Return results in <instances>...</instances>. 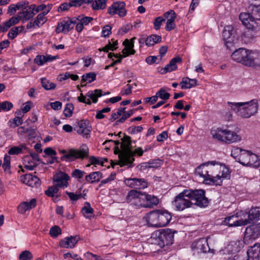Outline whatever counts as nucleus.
<instances>
[{
	"instance_id": "obj_22",
	"label": "nucleus",
	"mask_w": 260,
	"mask_h": 260,
	"mask_svg": "<svg viewBox=\"0 0 260 260\" xmlns=\"http://www.w3.org/2000/svg\"><path fill=\"white\" fill-rule=\"evenodd\" d=\"M144 151L141 147L136 148L134 150H131L130 152L126 155L127 157H125L123 161L121 164H119L121 167L125 165H129V167H132V164L135 160L134 156L137 155L138 156H141L143 155Z\"/></svg>"
},
{
	"instance_id": "obj_10",
	"label": "nucleus",
	"mask_w": 260,
	"mask_h": 260,
	"mask_svg": "<svg viewBox=\"0 0 260 260\" xmlns=\"http://www.w3.org/2000/svg\"><path fill=\"white\" fill-rule=\"evenodd\" d=\"M208 167H209V171H208V174L209 176L211 175V176H209V178H212L213 180L212 181L211 184H215L216 185H220L222 183V178H226V175H224L223 173H222L221 175L219 174H217L218 172L221 169V166L220 165V163L216 161H208Z\"/></svg>"
},
{
	"instance_id": "obj_55",
	"label": "nucleus",
	"mask_w": 260,
	"mask_h": 260,
	"mask_svg": "<svg viewBox=\"0 0 260 260\" xmlns=\"http://www.w3.org/2000/svg\"><path fill=\"white\" fill-rule=\"evenodd\" d=\"M20 260H30L32 258V255L29 251L25 250L19 255Z\"/></svg>"
},
{
	"instance_id": "obj_6",
	"label": "nucleus",
	"mask_w": 260,
	"mask_h": 260,
	"mask_svg": "<svg viewBox=\"0 0 260 260\" xmlns=\"http://www.w3.org/2000/svg\"><path fill=\"white\" fill-rule=\"evenodd\" d=\"M211 134L214 139L226 144L233 143L241 140L240 136L228 129L222 128L212 129L211 131Z\"/></svg>"
},
{
	"instance_id": "obj_15",
	"label": "nucleus",
	"mask_w": 260,
	"mask_h": 260,
	"mask_svg": "<svg viewBox=\"0 0 260 260\" xmlns=\"http://www.w3.org/2000/svg\"><path fill=\"white\" fill-rule=\"evenodd\" d=\"M125 4L123 2H116L109 7L108 12L111 15L117 14L119 17H123L126 14V10L125 9Z\"/></svg>"
},
{
	"instance_id": "obj_39",
	"label": "nucleus",
	"mask_w": 260,
	"mask_h": 260,
	"mask_svg": "<svg viewBox=\"0 0 260 260\" xmlns=\"http://www.w3.org/2000/svg\"><path fill=\"white\" fill-rule=\"evenodd\" d=\"M82 213L86 218L91 219L94 217L93 209L91 208L88 202H85L84 207L82 208Z\"/></svg>"
},
{
	"instance_id": "obj_4",
	"label": "nucleus",
	"mask_w": 260,
	"mask_h": 260,
	"mask_svg": "<svg viewBox=\"0 0 260 260\" xmlns=\"http://www.w3.org/2000/svg\"><path fill=\"white\" fill-rule=\"evenodd\" d=\"M35 5H30L28 8L18 13L17 15L14 16L9 20L0 24V32L7 31L11 27L17 24L20 20L23 22L26 21L33 17L36 14L34 12Z\"/></svg>"
},
{
	"instance_id": "obj_48",
	"label": "nucleus",
	"mask_w": 260,
	"mask_h": 260,
	"mask_svg": "<svg viewBox=\"0 0 260 260\" xmlns=\"http://www.w3.org/2000/svg\"><path fill=\"white\" fill-rule=\"evenodd\" d=\"M146 193L145 192L139 191V195L138 196L137 199V203L136 206L138 207H143V204H145Z\"/></svg>"
},
{
	"instance_id": "obj_43",
	"label": "nucleus",
	"mask_w": 260,
	"mask_h": 260,
	"mask_svg": "<svg viewBox=\"0 0 260 260\" xmlns=\"http://www.w3.org/2000/svg\"><path fill=\"white\" fill-rule=\"evenodd\" d=\"M161 37L158 35H151L146 38V45L151 46L161 41Z\"/></svg>"
},
{
	"instance_id": "obj_40",
	"label": "nucleus",
	"mask_w": 260,
	"mask_h": 260,
	"mask_svg": "<svg viewBox=\"0 0 260 260\" xmlns=\"http://www.w3.org/2000/svg\"><path fill=\"white\" fill-rule=\"evenodd\" d=\"M237 213V217L238 221V225L242 226L245 225L249 223H250L248 218V214L247 212L240 211Z\"/></svg>"
},
{
	"instance_id": "obj_37",
	"label": "nucleus",
	"mask_w": 260,
	"mask_h": 260,
	"mask_svg": "<svg viewBox=\"0 0 260 260\" xmlns=\"http://www.w3.org/2000/svg\"><path fill=\"white\" fill-rule=\"evenodd\" d=\"M102 178V174L101 172H93L86 175L85 179L87 182L93 183L96 182H99Z\"/></svg>"
},
{
	"instance_id": "obj_50",
	"label": "nucleus",
	"mask_w": 260,
	"mask_h": 260,
	"mask_svg": "<svg viewBox=\"0 0 260 260\" xmlns=\"http://www.w3.org/2000/svg\"><path fill=\"white\" fill-rule=\"evenodd\" d=\"M90 164L86 166L87 167H89L91 165H101L104 166L103 158H97L94 156H90L89 158Z\"/></svg>"
},
{
	"instance_id": "obj_35",
	"label": "nucleus",
	"mask_w": 260,
	"mask_h": 260,
	"mask_svg": "<svg viewBox=\"0 0 260 260\" xmlns=\"http://www.w3.org/2000/svg\"><path fill=\"white\" fill-rule=\"evenodd\" d=\"M207 245V241L205 239L203 238L193 242L192 244L191 247L193 249H197L201 252H205L207 251V248L206 247Z\"/></svg>"
},
{
	"instance_id": "obj_24",
	"label": "nucleus",
	"mask_w": 260,
	"mask_h": 260,
	"mask_svg": "<svg viewBox=\"0 0 260 260\" xmlns=\"http://www.w3.org/2000/svg\"><path fill=\"white\" fill-rule=\"evenodd\" d=\"M76 131L78 134L87 138L91 131V127L88 121L80 120L78 123Z\"/></svg>"
},
{
	"instance_id": "obj_46",
	"label": "nucleus",
	"mask_w": 260,
	"mask_h": 260,
	"mask_svg": "<svg viewBox=\"0 0 260 260\" xmlns=\"http://www.w3.org/2000/svg\"><path fill=\"white\" fill-rule=\"evenodd\" d=\"M106 7V0H94L92 4V8L94 10H103Z\"/></svg>"
},
{
	"instance_id": "obj_26",
	"label": "nucleus",
	"mask_w": 260,
	"mask_h": 260,
	"mask_svg": "<svg viewBox=\"0 0 260 260\" xmlns=\"http://www.w3.org/2000/svg\"><path fill=\"white\" fill-rule=\"evenodd\" d=\"M20 178L22 182L28 186L37 187L40 185L39 178L31 174H25L21 176Z\"/></svg>"
},
{
	"instance_id": "obj_5",
	"label": "nucleus",
	"mask_w": 260,
	"mask_h": 260,
	"mask_svg": "<svg viewBox=\"0 0 260 260\" xmlns=\"http://www.w3.org/2000/svg\"><path fill=\"white\" fill-rule=\"evenodd\" d=\"M147 224L152 227L160 228L168 224L172 219L171 214L167 211L154 210L146 217Z\"/></svg>"
},
{
	"instance_id": "obj_36",
	"label": "nucleus",
	"mask_w": 260,
	"mask_h": 260,
	"mask_svg": "<svg viewBox=\"0 0 260 260\" xmlns=\"http://www.w3.org/2000/svg\"><path fill=\"white\" fill-rule=\"evenodd\" d=\"M247 214L250 223L258 220L260 217V208L255 207L251 208L249 212L247 213Z\"/></svg>"
},
{
	"instance_id": "obj_38",
	"label": "nucleus",
	"mask_w": 260,
	"mask_h": 260,
	"mask_svg": "<svg viewBox=\"0 0 260 260\" xmlns=\"http://www.w3.org/2000/svg\"><path fill=\"white\" fill-rule=\"evenodd\" d=\"M238 221H239L238 220L237 213H236L225 218L222 223L229 226H238Z\"/></svg>"
},
{
	"instance_id": "obj_62",
	"label": "nucleus",
	"mask_w": 260,
	"mask_h": 260,
	"mask_svg": "<svg viewBox=\"0 0 260 260\" xmlns=\"http://www.w3.org/2000/svg\"><path fill=\"white\" fill-rule=\"evenodd\" d=\"M162 164V161L160 159L152 160L148 163V168H157Z\"/></svg>"
},
{
	"instance_id": "obj_2",
	"label": "nucleus",
	"mask_w": 260,
	"mask_h": 260,
	"mask_svg": "<svg viewBox=\"0 0 260 260\" xmlns=\"http://www.w3.org/2000/svg\"><path fill=\"white\" fill-rule=\"evenodd\" d=\"M231 156L243 166L255 168L260 166V160L257 155L241 148L234 147Z\"/></svg>"
},
{
	"instance_id": "obj_51",
	"label": "nucleus",
	"mask_w": 260,
	"mask_h": 260,
	"mask_svg": "<svg viewBox=\"0 0 260 260\" xmlns=\"http://www.w3.org/2000/svg\"><path fill=\"white\" fill-rule=\"evenodd\" d=\"M23 122L22 119L20 117H16L14 119H10L8 122V125L11 127L21 125Z\"/></svg>"
},
{
	"instance_id": "obj_20",
	"label": "nucleus",
	"mask_w": 260,
	"mask_h": 260,
	"mask_svg": "<svg viewBox=\"0 0 260 260\" xmlns=\"http://www.w3.org/2000/svg\"><path fill=\"white\" fill-rule=\"evenodd\" d=\"M75 30L78 32H80L86 26H88L89 23L93 21V18L91 17L85 16L83 15H79L75 17Z\"/></svg>"
},
{
	"instance_id": "obj_13",
	"label": "nucleus",
	"mask_w": 260,
	"mask_h": 260,
	"mask_svg": "<svg viewBox=\"0 0 260 260\" xmlns=\"http://www.w3.org/2000/svg\"><path fill=\"white\" fill-rule=\"evenodd\" d=\"M123 137L121 138V152L118 155L119 158L118 165L119 164H121L125 157H127L126 155L132 150V148L131 137L125 134H123Z\"/></svg>"
},
{
	"instance_id": "obj_44",
	"label": "nucleus",
	"mask_w": 260,
	"mask_h": 260,
	"mask_svg": "<svg viewBox=\"0 0 260 260\" xmlns=\"http://www.w3.org/2000/svg\"><path fill=\"white\" fill-rule=\"evenodd\" d=\"M25 168L29 170H33L37 167V163L32 160V158L25 156L23 159Z\"/></svg>"
},
{
	"instance_id": "obj_32",
	"label": "nucleus",
	"mask_w": 260,
	"mask_h": 260,
	"mask_svg": "<svg viewBox=\"0 0 260 260\" xmlns=\"http://www.w3.org/2000/svg\"><path fill=\"white\" fill-rule=\"evenodd\" d=\"M57 56H52L51 55H47L46 56L38 55L36 56L34 61L39 66H43L45 63L52 61L57 58Z\"/></svg>"
},
{
	"instance_id": "obj_25",
	"label": "nucleus",
	"mask_w": 260,
	"mask_h": 260,
	"mask_svg": "<svg viewBox=\"0 0 260 260\" xmlns=\"http://www.w3.org/2000/svg\"><path fill=\"white\" fill-rule=\"evenodd\" d=\"M222 39L226 47L230 49L238 43L239 36L238 34H223Z\"/></svg>"
},
{
	"instance_id": "obj_19",
	"label": "nucleus",
	"mask_w": 260,
	"mask_h": 260,
	"mask_svg": "<svg viewBox=\"0 0 260 260\" xmlns=\"http://www.w3.org/2000/svg\"><path fill=\"white\" fill-rule=\"evenodd\" d=\"M75 30L78 32H80L86 26H88L89 23L93 21V18L91 17L85 16L83 15H79L75 17Z\"/></svg>"
},
{
	"instance_id": "obj_31",
	"label": "nucleus",
	"mask_w": 260,
	"mask_h": 260,
	"mask_svg": "<svg viewBox=\"0 0 260 260\" xmlns=\"http://www.w3.org/2000/svg\"><path fill=\"white\" fill-rule=\"evenodd\" d=\"M36 206V200L32 199L29 202H23L21 203L17 208L18 211L21 214H24L26 211L35 208Z\"/></svg>"
},
{
	"instance_id": "obj_30",
	"label": "nucleus",
	"mask_w": 260,
	"mask_h": 260,
	"mask_svg": "<svg viewBox=\"0 0 260 260\" xmlns=\"http://www.w3.org/2000/svg\"><path fill=\"white\" fill-rule=\"evenodd\" d=\"M79 239V237L77 236L66 237L60 241V245L61 247L72 248L75 247Z\"/></svg>"
},
{
	"instance_id": "obj_18",
	"label": "nucleus",
	"mask_w": 260,
	"mask_h": 260,
	"mask_svg": "<svg viewBox=\"0 0 260 260\" xmlns=\"http://www.w3.org/2000/svg\"><path fill=\"white\" fill-rule=\"evenodd\" d=\"M125 184L132 188L138 189H143L148 187V182L144 178H127L125 179Z\"/></svg>"
},
{
	"instance_id": "obj_52",
	"label": "nucleus",
	"mask_w": 260,
	"mask_h": 260,
	"mask_svg": "<svg viewBox=\"0 0 260 260\" xmlns=\"http://www.w3.org/2000/svg\"><path fill=\"white\" fill-rule=\"evenodd\" d=\"M57 186L54 184L53 186H50L47 190L45 191V194L48 197H53L54 194L57 193L58 191V188Z\"/></svg>"
},
{
	"instance_id": "obj_64",
	"label": "nucleus",
	"mask_w": 260,
	"mask_h": 260,
	"mask_svg": "<svg viewBox=\"0 0 260 260\" xmlns=\"http://www.w3.org/2000/svg\"><path fill=\"white\" fill-rule=\"evenodd\" d=\"M180 85H181V89L190 88V83L189 82V78L185 77L183 78L182 81L180 82Z\"/></svg>"
},
{
	"instance_id": "obj_53",
	"label": "nucleus",
	"mask_w": 260,
	"mask_h": 260,
	"mask_svg": "<svg viewBox=\"0 0 260 260\" xmlns=\"http://www.w3.org/2000/svg\"><path fill=\"white\" fill-rule=\"evenodd\" d=\"M73 110V105L72 103L67 104L63 111L64 116L67 117H70L72 116Z\"/></svg>"
},
{
	"instance_id": "obj_17",
	"label": "nucleus",
	"mask_w": 260,
	"mask_h": 260,
	"mask_svg": "<svg viewBox=\"0 0 260 260\" xmlns=\"http://www.w3.org/2000/svg\"><path fill=\"white\" fill-rule=\"evenodd\" d=\"M75 17L72 18L64 19L58 23L56 28L57 32L61 31H69L75 27Z\"/></svg>"
},
{
	"instance_id": "obj_47",
	"label": "nucleus",
	"mask_w": 260,
	"mask_h": 260,
	"mask_svg": "<svg viewBox=\"0 0 260 260\" xmlns=\"http://www.w3.org/2000/svg\"><path fill=\"white\" fill-rule=\"evenodd\" d=\"M117 41H115L113 39L111 40V41H109V43L108 44L106 45L104 47H103L102 49H100L99 50L100 51H105V52H108V51L109 50H116V49L117 48Z\"/></svg>"
},
{
	"instance_id": "obj_58",
	"label": "nucleus",
	"mask_w": 260,
	"mask_h": 260,
	"mask_svg": "<svg viewBox=\"0 0 260 260\" xmlns=\"http://www.w3.org/2000/svg\"><path fill=\"white\" fill-rule=\"evenodd\" d=\"M61 232L60 228L58 226L55 225L51 228L49 233L51 237H57L61 234Z\"/></svg>"
},
{
	"instance_id": "obj_9",
	"label": "nucleus",
	"mask_w": 260,
	"mask_h": 260,
	"mask_svg": "<svg viewBox=\"0 0 260 260\" xmlns=\"http://www.w3.org/2000/svg\"><path fill=\"white\" fill-rule=\"evenodd\" d=\"M151 238L155 239L160 247H163L173 244L174 234L170 229L158 230L152 234Z\"/></svg>"
},
{
	"instance_id": "obj_54",
	"label": "nucleus",
	"mask_w": 260,
	"mask_h": 260,
	"mask_svg": "<svg viewBox=\"0 0 260 260\" xmlns=\"http://www.w3.org/2000/svg\"><path fill=\"white\" fill-rule=\"evenodd\" d=\"M156 94L157 98L159 97L161 99L164 100H168L170 96V94L166 92L165 90L163 88H161L159 91H158Z\"/></svg>"
},
{
	"instance_id": "obj_41",
	"label": "nucleus",
	"mask_w": 260,
	"mask_h": 260,
	"mask_svg": "<svg viewBox=\"0 0 260 260\" xmlns=\"http://www.w3.org/2000/svg\"><path fill=\"white\" fill-rule=\"evenodd\" d=\"M139 195V191L136 190H131L129 191L126 198L127 202L132 203L136 206L137 203V199Z\"/></svg>"
},
{
	"instance_id": "obj_33",
	"label": "nucleus",
	"mask_w": 260,
	"mask_h": 260,
	"mask_svg": "<svg viewBox=\"0 0 260 260\" xmlns=\"http://www.w3.org/2000/svg\"><path fill=\"white\" fill-rule=\"evenodd\" d=\"M182 62V58L179 56L173 58L171 59L170 63L166 65L164 69L163 74L167 72H170L177 69V63H180Z\"/></svg>"
},
{
	"instance_id": "obj_16",
	"label": "nucleus",
	"mask_w": 260,
	"mask_h": 260,
	"mask_svg": "<svg viewBox=\"0 0 260 260\" xmlns=\"http://www.w3.org/2000/svg\"><path fill=\"white\" fill-rule=\"evenodd\" d=\"M53 179L54 184L59 187L64 188L68 187L70 177L66 173L59 171L54 175Z\"/></svg>"
},
{
	"instance_id": "obj_61",
	"label": "nucleus",
	"mask_w": 260,
	"mask_h": 260,
	"mask_svg": "<svg viewBox=\"0 0 260 260\" xmlns=\"http://www.w3.org/2000/svg\"><path fill=\"white\" fill-rule=\"evenodd\" d=\"M1 106L2 111H8L10 110L13 105L12 103L8 101H5L2 103H0Z\"/></svg>"
},
{
	"instance_id": "obj_34",
	"label": "nucleus",
	"mask_w": 260,
	"mask_h": 260,
	"mask_svg": "<svg viewBox=\"0 0 260 260\" xmlns=\"http://www.w3.org/2000/svg\"><path fill=\"white\" fill-rule=\"evenodd\" d=\"M146 197L145 204L143 205L144 208H152L156 206L159 203L158 199L155 196L146 193Z\"/></svg>"
},
{
	"instance_id": "obj_45",
	"label": "nucleus",
	"mask_w": 260,
	"mask_h": 260,
	"mask_svg": "<svg viewBox=\"0 0 260 260\" xmlns=\"http://www.w3.org/2000/svg\"><path fill=\"white\" fill-rule=\"evenodd\" d=\"M41 81L42 87L46 90H52L56 87V85L54 83L50 82L46 78H41Z\"/></svg>"
},
{
	"instance_id": "obj_42",
	"label": "nucleus",
	"mask_w": 260,
	"mask_h": 260,
	"mask_svg": "<svg viewBox=\"0 0 260 260\" xmlns=\"http://www.w3.org/2000/svg\"><path fill=\"white\" fill-rule=\"evenodd\" d=\"M96 75L93 72H90L84 74L82 76V79L81 81V86H84L86 84H84L85 82L91 83L94 81L96 79Z\"/></svg>"
},
{
	"instance_id": "obj_8",
	"label": "nucleus",
	"mask_w": 260,
	"mask_h": 260,
	"mask_svg": "<svg viewBox=\"0 0 260 260\" xmlns=\"http://www.w3.org/2000/svg\"><path fill=\"white\" fill-rule=\"evenodd\" d=\"M60 152L64 154L61 157V160L66 161H72L77 159H83L88 156L89 149L85 144H83L79 149H70L68 152L66 150H60Z\"/></svg>"
},
{
	"instance_id": "obj_27",
	"label": "nucleus",
	"mask_w": 260,
	"mask_h": 260,
	"mask_svg": "<svg viewBox=\"0 0 260 260\" xmlns=\"http://www.w3.org/2000/svg\"><path fill=\"white\" fill-rule=\"evenodd\" d=\"M249 67H260V52L251 50L247 66Z\"/></svg>"
},
{
	"instance_id": "obj_1",
	"label": "nucleus",
	"mask_w": 260,
	"mask_h": 260,
	"mask_svg": "<svg viewBox=\"0 0 260 260\" xmlns=\"http://www.w3.org/2000/svg\"><path fill=\"white\" fill-rule=\"evenodd\" d=\"M205 194V191L202 189H184L176 196L172 202V205L178 211L190 208L192 205L201 207H206L208 204V200Z\"/></svg>"
},
{
	"instance_id": "obj_57",
	"label": "nucleus",
	"mask_w": 260,
	"mask_h": 260,
	"mask_svg": "<svg viewBox=\"0 0 260 260\" xmlns=\"http://www.w3.org/2000/svg\"><path fill=\"white\" fill-rule=\"evenodd\" d=\"M165 21L175 19L176 17V13L173 10H169L164 14L163 17Z\"/></svg>"
},
{
	"instance_id": "obj_23",
	"label": "nucleus",
	"mask_w": 260,
	"mask_h": 260,
	"mask_svg": "<svg viewBox=\"0 0 260 260\" xmlns=\"http://www.w3.org/2000/svg\"><path fill=\"white\" fill-rule=\"evenodd\" d=\"M260 236V223L253 224L246 228L244 240H255Z\"/></svg>"
},
{
	"instance_id": "obj_60",
	"label": "nucleus",
	"mask_w": 260,
	"mask_h": 260,
	"mask_svg": "<svg viewBox=\"0 0 260 260\" xmlns=\"http://www.w3.org/2000/svg\"><path fill=\"white\" fill-rule=\"evenodd\" d=\"M10 159L11 157L9 155L6 154L4 158V162L2 165L3 168L5 171H6L10 168Z\"/></svg>"
},
{
	"instance_id": "obj_56",
	"label": "nucleus",
	"mask_w": 260,
	"mask_h": 260,
	"mask_svg": "<svg viewBox=\"0 0 260 260\" xmlns=\"http://www.w3.org/2000/svg\"><path fill=\"white\" fill-rule=\"evenodd\" d=\"M165 21V19L161 16L156 17L153 21L154 28L155 30H158L162 22Z\"/></svg>"
},
{
	"instance_id": "obj_11",
	"label": "nucleus",
	"mask_w": 260,
	"mask_h": 260,
	"mask_svg": "<svg viewBox=\"0 0 260 260\" xmlns=\"http://www.w3.org/2000/svg\"><path fill=\"white\" fill-rule=\"evenodd\" d=\"M250 52L251 50L244 48H239L232 53L231 57L235 61L247 66Z\"/></svg>"
},
{
	"instance_id": "obj_14",
	"label": "nucleus",
	"mask_w": 260,
	"mask_h": 260,
	"mask_svg": "<svg viewBox=\"0 0 260 260\" xmlns=\"http://www.w3.org/2000/svg\"><path fill=\"white\" fill-rule=\"evenodd\" d=\"M102 92L103 91L101 89H95L88 91L85 96L81 93L80 96L78 97V99L80 102L90 105L91 104L90 99L92 100L93 103H96L98 102V98L102 95Z\"/></svg>"
},
{
	"instance_id": "obj_7",
	"label": "nucleus",
	"mask_w": 260,
	"mask_h": 260,
	"mask_svg": "<svg viewBox=\"0 0 260 260\" xmlns=\"http://www.w3.org/2000/svg\"><path fill=\"white\" fill-rule=\"evenodd\" d=\"M239 19L247 28L253 27L255 20H260V6L251 5L249 7L248 13H241Z\"/></svg>"
},
{
	"instance_id": "obj_59",
	"label": "nucleus",
	"mask_w": 260,
	"mask_h": 260,
	"mask_svg": "<svg viewBox=\"0 0 260 260\" xmlns=\"http://www.w3.org/2000/svg\"><path fill=\"white\" fill-rule=\"evenodd\" d=\"M85 174V172L79 169H75L72 172L71 176L76 179H80L83 178Z\"/></svg>"
},
{
	"instance_id": "obj_3",
	"label": "nucleus",
	"mask_w": 260,
	"mask_h": 260,
	"mask_svg": "<svg viewBox=\"0 0 260 260\" xmlns=\"http://www.w3.org/2000/svg\"><path fill=\"white\" fill-rule=\"evenodd\" d=\"M228 104L239 116L244 118H248L254 115L258 110V104L256 100L246 102H228Z\"/></svg>"
},
{
	"instance_id": "obj_29",
	"label": "nucleus",
	"mask_w": 260,
	"mask_h": 260,
	"mask_svg": "<svg viewBox=\"0 0 260 260\" xmlns=\"http://www.w3.org/2000/svg\"><path fill=\"white\" fill-rule=\"evenodd\" d=\"M247 260H259L260 257V244L255 243L247 252Z\"/></svg>"
},
{
	"instance_id": "obj_21",
	"label": "nucleus",
	"mask_w": 260,
	"mask_h": 260,
	"mask_svg": "<svg viewBox=\"0 0 260 260\" xmlns=\"http://www.w3.org/2000/svg\"><path fill=\"white\" fill-rule=\"evenodd\" d=\"M208 164L209 162L208 161L198 166L196 169V174L202 177L205 183L211 184L213 179L212 178H209V174H208V170H209ZM210 176H211L210 175Z\"/></svg>"
},
{
	"instance_id": "obj_63",
	"label": "nucleus",
	"mask_w": 260,
	"mask_h": 260,
	"mask_svg": "<svg viewBox=\"0 0 260 260\" xmlns=\"http://www.w3.org/2000/svg\"><path fill=\"white\" fill-rule=\"evenodd\" d=\"M241 37L242 41L245 44L250 43L253 38V36H252L251 34H242Z\"/></svg>"
},
{
	"instance_id": "obj_49",
	"label": "nucleus",
	"mask_w": 260,
	"mask_h": 260,
	"mask_svg": "<svg viewBox=\"0 0 260 260\" xmlns=\"http://www.w3.org/2000/svg\"><path fill=\"white\" fill-rule=\"evenodd\" d=\"M25 148V145H21L20 146H14L11 147L8 151V153L10 155H16L20 153L23 149Z\"/></svg>"
},
{
	"instance_id": "obj_28",
	"label": "nucleus",
	"mask_w": 260,
	"mask_h": 260,
	"mask_svg": "<svg viewBox=\"0 0 260 260\" xmlns=\"http://www.w3.org/2000/svg\"><path fill=\"white\" fill-rule=\"evenodd\" d=\"M47 13V12H43L39 14L33 22H29L27 23L26 26L27 28L29 29L32 27H40L42 26L47 21V19L45 17Z\"/></svg>"
},
{
	"instance_id": "obj_12",
	"label": "nucleus",
	"mask_w": 260,
	"mask_h": 260,
	"mask_svg": "<svg viewBox=\"0 0 260 260\" xmlns=\"http://www.w3.org/2000/svg\"><path fill=\"white\" fill-rule=\"evenodd\" d=\"M135 39V38H133L130 40L128 39H125L124 41L123 42V45L124 46V49L122 50V53L123 54L122 55H119V56L118 59L114 61L111 64H110V66L113 67L116 64L118 63H120L123 57H127L131 54H134L135 53V51L134 49V41Z\"/></svg>"
}]
</instances>
